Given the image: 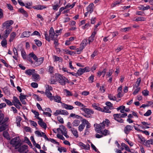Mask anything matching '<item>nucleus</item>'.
Instances as JSON below:
<instances>
[{"instance_id":"obj_1","label":"nucleus","mask_w":153,"mask_h":153,"mask_svg":"<svg viewBox=\"0 0 153 153\" xmlns=\"http://www.w3.org/2000/svg\"><path fill=\"white\" fill-rule=\"evenodd\" d=\"M109 121L107 119H105V120L100 124H95L94 126L95 127V130L98 133H100L104 136H106L109 134V132L107 130L105 129L103 131V129L105 128V126H108L110 123Z\"/></svg>"},{"instance_id":"obj_2","label":"nucleus","mask_w":153,"mask_h":153,"mask_svg":"<svg viewBox=\"0 0 153 153\" xmlns=\"http://www.w3.org/2000/svg\"><path fill=\"white\" fill-rule=\"evenodd\" d=\"M14 23L12 20H8L4 22L2 25V27L6 28L4 32V36L8 37L10 33L12 31L13 27L11 26Z\"/></svg>"},{"instance_id":"obj_3","label":"nucleus","mask_w":153,"mask_h":153,"mask_svg":"<svg viewBox=\"0 0 153 153\" xmlns=\"http://www.w3.org/2000/svg\"><path fill=\"white\" fill-rule=\"evenodd\" d=\"M10 143L15 149H18L22 144L21 140L19 137H16L13 138L10 140Z\"/></svg>"},{"instance_id":"obj_4","label":"nucleus","mask_w":153,"mask_h":153,"mask_svg":"<svg viewBox=\"0 0 153 153\" xmlns=\"http://www.w3.org/2000/svg\"><path fill=\"white\" fill-rule=\"evenodd\" d=\"M45 87L46 90L45 92V95L51 101L53 100V96L51 93L53 91L52 87L48 85H46Z\"/></svg>"},{"instance_id":"obj_5","label":"nucleus","mask_w":153,"mask_h":153,"mask_svg":"<svg viewBox=\"0 0 153 153\" xmlns=\"http://www.w3.org/2000/svg\"><path fill=\"white\" fill-rule=\"evenodd\" d=\"M56 130L58 133L62 134L67 138H69V136L67 134V129L63 125H60L59 127L57 128Z\"/></svg>"},{"instance_id":"obj_6","label":"nucleus","mask_w":153,"mask_h":153,"mask_svg":"<svg viewBox=\"0 0 153 153\" xmlns=\"http://www.w3.org/2000/svg\"><path fill=\"white\" fill-rule=\"evenodd\" d=\"M12 102L13 105L17 108L20 109V106H22V104L20 102L18 98L15 96L13 97V99L12 101Z\"/></svg>"},{"instance_id":"obj_7","label":"nucleus","mask_w":153,"mask_h":153,"mask_svg":"<svg viewBox=\"0 0 153 153\" xmlns=\"http://www.w3.org/2000/svg\"><path fill=\"white\" fill-rule=\"evenodd\" d=\"M28 147L26 145L21 146L17 149L18 151L22 153H27L28 151Z\"/></svg>"},{"instance_id":"obj_8","label":"nucleus","mask_w":153,"mask_h":153,"mask_svg":"<svg viewBox=\"0 0 153 153\" xmlns=\"http://www.w3.org/2000/svg\"><path fill=\"white\" fill-rule=\"evenodd\" d=\"M68 114V113L67 111L62 109L57 110L53 114L55 116H56L59 114L67 115Z\"/></svg>"},{"instance_id":"obj_9","label":"nucleus","mask_w":153,"mask_h":153,"mask_svg":"<svg viewBox=\"0 0 153 153\" xmlns=\"http://www.w3.org/2000/svg\"><path fill=\"white\" fill-rule=\"evenodd\" d=\"M90 68L88 66L86 67L83 68H80L78 70V74H79L80 76L82 75L85 72L90 71Z\"/></svg>"},{"instance_id":"obj_10","label":"nucleus","mask_w":153,"mask_h":153,"mask_svg":"<svg viewBox=\"0 0 153 153\" xmlns=\"http://www.w3.org/2000/svg\"><path fill=\"white\" fill-rule=\"evenodd\" d=\"M4 114L1 111H0V125L4 123L8 120V117H5L4 118Z\"/></svg>"},{"instance_id":"obj_11","label":"nucleus","mask_w":153,"mask_h":153,"mask_svg":"<svg viewBox=\"0 0 153 153\" xmlns=\"http://www.w3.org/2000/svg\"><path fill=\"white\" fill-rule=\"evenodd\" d=\"M85 105L84 107L83 108H81L80 110L84 111L85 113L91 115L94 113V112L91 109L85 108Z\"/></svg>"},{"instance_id":"obj_12","label":"nucleus","mask_w":153,"mask_h":153,"mask_svg":"<svg viewBox=\"0 0 153 153\" xmlns=\"http://www.w3.org/2000/svg\"><path fill=\"white\" fill-rule=\"evenodd\" d=\"M120 114H115L113 115L114 118L118 122L120 123H123V120L120 118Z\"/></svg>"},{"instance_id":"obj_13","label":"nucleus","mask_w":153,"mask_h":153,"mask_svg":"<svg viewBox=\"0 0 153 153\" xmlns=\"http://www.w3.org/2000/svg\"><path fill=\"white\" fill-rule=\"evenodd\" d=\"M7 37H5L4 36V34H3L2 36V37L3 38V39L1 42V46L4 48H6L7 47V41L6 38Z\"/></svg>"},{"instance_id":"obj_14","label":"nucleus","mask_w":153,"mask_h":153,"mask_svg":"<svg viewBox=\"0 0 153 153\" xmlns=\"http://www.w3.org/2000/svg\"><path fill=\"white\" fill-rule=\"evenodd\" d=\"M37 118L39 120L38 121V124L42 128H44L45 129H46L47 127V126L46 124L39 117H37Z\"/></svg>"},{"instance_id":"obj_15","label":"nucleus","mask_w":153,"mask_h":153,"mask_svg":"<svg viewBox=\"0 0 153 153\" xmlns=\"http://www.w3.org/2000/svg\"><path fill=\"white\" fill-rule=\"evenodd\" d=\"M133 129V127L129 125H127L124 128V132L126 134H128Z\"/></svg>"},{"instance_id":"obj_16","label":"nucleus","mask_w":153,"mask_h":153,"mask_svg":"<svg viewBox=\"0 0 153 153\" xmlns=\"http://www.w3.org/2000/svg\"><path fill=\"white\" fill-rule=\"evenodd\" d=\"M94 7V4L93 3H91L89 4L86 8L87 11L89 12L90 14H91L93 11Z\"/></svg>"},{"instance_id":"obj_17","label":"nucleus","mask_w":153,"mask_h":153,"mask_svg":"<svg viewBox=\"0 0 153 153\" xmlns=\"http://www.w3.org/2000/svg\"><path fill=\"white\" fill-rule=\"evenodd\" d=\"M16 36V32H13L11 33L10 35L9 42H13L15 39Z\"/></svg>"},{"instance_id":"obj_18","label":"nucleus","mask_w":153,"mask_h":153,"mask_svg":"<svg viewBox=\"0 0 153 153\" xmlns=\"http://www.w3.org/2000/svg\"><path fill=\"white\" fill-rule=\"evenodd\" d=\"M78 145L82 149L88 150L89 149L90 146L89 145H85L81 142L78 143Z\"/></svg>"},{"instance_id":"obj_19","label":"nucleus","mask_w":153,"mask_h":153,"mask_svg":"<svg viewBox=\"0 0 153 153\" xmlns=\"http://www.w3.org/2000/svg\"><path fill=\"white\" fill-rule=\"evenodd\" d=\"M43 60L44 59L43 57H40L37 59L35 62L34 64L36 66H38L42 63Z\"/></svg>"},{"instance_id":"obj_20","label":"nucleus","mask_w":153,"mask_h":153,"mask_svg":"<svg viewBox=\"0 0 153 153\" xmlns=\"http://www.w3.org/2000/svg\"><path fill=\"white\" fill-rule=\"evenodd\" d=\"M62 106L63 108L67 110H72L74 108L72 106L64 103H62Z\"/></svg>"},{"instance_id":"obj_21","label":"nucleus","mask_w":153,"mask_h":153,"mask_svg":"<svg viewBox=\"0 0 153 153\" xmlns=\"http://www.w3.org/2000/svg\"><path fill=\"white\" fill-rule=\"evenodd\" d=\"M32 76L34 81L36 82L39 81L40 79L39 75L37 73H34Z\"/></svg>"},{"instance_id":"obj_22","label":"nucleus","mask_w":153,"mask_h":153,"mask_svg":"<svg viewBox=\"0 0 153 153\" xmlns=\"http://www.w3.org/2000/svg\"><path fill=\"white\" fill-rule=\"evenodd\" d=\"M55 33L54 32V30L52 27H51L49 31V36L52 39H54L55 36Z\"/></svg>"},{"instance_id":"obj_23","label":"nucleus","mask_w":153,"mask_h":153,"mask_svg":"<svg viewBox=\"0 0 153 153\" xmlns=\"http://www.w3.org/2000/svg\"><path fill=\"white\" fill-rule=\"evenodd\" d=\"M53 59L55 62L59 61V62H62V57H58L56 55L53 56Z\"/></svg>"},{"instance_id":"obj_24","label":"nucleus","mask_w":153,"mask_h":153,"mask_svg":"<svg viewBox=\"0 0 153 153\" xmlns=\"http://www.w3.org/2000/svg\"><path fill=\"white\" fill-rule=\"evenodd\" d=\"M31 32L30 31H25L23 32L20 36L21 38H23L25 37H28L30 36V33Z\"/></svg>"},{"instance_id":"obj_25","label":"nucleus","mask_w":153,"mask_h":153,"mask_svg":"<svg viewBox=\"0 0 153 153\" xmlns=\"http://www.w3.org/2000/svg\"><path fill=\"white\" fill-rule=\"evenodd\" d=\"M53 100L55 102L58 103H60L61 104L62 103L61 102V98L60 96L58 95L54 96H53Z\"/></svg>"},{"instance_id":"obj_26","label":"nucleus","mask_w":153,"mask_h":153,"mask_svg":"<svg viewBox=\"0 0 153 153\" xmlns=\"http://www.w3.org/2000/svg\"><path fill=\"white\" fill-rule=\"evenodd\" d=\"M35 70L34 69H28L25 71V73L28 75L30 76L33 74L35 72Z\"/></svg>"},{"instance_id":"obj_27","label":"nucleus","mask_w":153,"mask_h":153,"mask_svg":"<svg viewBox=\"0 0 153 153\" xmlns=\"http://www.w3.org/2000/svg\"><path fill=\"white\" fill-rule=\"evenodd\" d=\"M146 20V18L142 16H139L137 18H134L133 19V21H144Z\"/></svg>"},{"instance_id":"obj_28","label":"nucleus","mask_w":153,"mask_h":153,"mask_svg":"<svg viewBox=\"0 0 153 153\" xmlns=\"http://www.w3.org/2000/svg\"><path fill=\"white\" fill-rule=\"evenodd\" d=\"M88 43L87 40L86 39H83L80 44V47L82 49H84L87 45Z\"/></svg>"},{"instance_id":"obj_29","label":"nucleus","mask_w":153,"mask_h":153,"mask_svg":"<svg viewBox=\"0 0 153 153\" xmlns=\"http://www.w3.org/2000/svg\"><path fill=\"white\" fill-rule=\"evenodd\" d=\"M82 122H83V123L84 124H86V128L88 129L90 128L91 127L90 124L89 123L88 121L85 119H83L82 120Z\"/></svg>"},{"instance_id":"obj_30","label":"nucleus","mask_w":153,"mask_h":153,"mask_svg":"<svg viewBox=\"0 0 153 153\" xmlns=\"http://www.w3.org/2000/svg\"><path fill=\"white\" fill-rule=\"evenodd\" d=\"M33 8L35 9L41 10L44 8H46V7L44 6H43L41 5H38L36 6L33 7Z\"/></svg>"},{"instance_id":"obj_31","label":"nucleus","mask_w":153,"mask_h":153,"mask_svg":"<svg viewBox=\"0 0 153 153\" xmlns=\"http://www.w3.org/2000/svg\"><path fill=\"white\" fill-rule=\"evenodd\" d=\"M122 0H117L116 1L111 4V6L112 7H114L117 5H119L120 4L122 3Z\"/></svg>"},{"instance_id":"obj_32","label":"nucleus","mask_w":153,"mask_h":153,"mask_svg":"<svg viewBox=\"0 0 153 153\" xmlns=\"http://www.w3.org/2000/svg\"><path fill=\"white\" fill-rule=\"evenodd\" d=\"M110 109L108 106H105L103 108H101L100 111L105 113H110L111 111L109 110Z\"/></svg>"},{"instance_id":"obj_33","label":"nucleus","mask_w":153,"mask_h":153,"mask_svg":"<svg viewBox=\"0 0 153 153\" xmlns=\"http://www.w3.org/2000/svg\"><path fill=\"white\" fill-rule=\"evenodd\" d=\"M71 131L72 134L76 138L78 137V133L76 129H75L74 128H73L71 129Z\"/></svg>"},{"instance_id":"obj_34","label":"nucleus","mask_w":153,"mask_h":153,"mask_svg":"<svg viewBox=\"0 0 153 153\" xmlns=\"http://www.w3.org/2000/svg\"><path fill=\"white\" fill-rule=\"evenodd\" d=\"M106 71L105 69H104L102 71H99L97 73V75L100 76L101 75H103V77H104L106 73Z\"/></svg>"},{"instance_id":"obj_35","label":"nucleus","mask_w":153,"mask_h":153,"mask_svg":"<svg viewBox=\"0 0 153 153\" xmlns=\"http://www.w3.org/2000/svg\"><path fill=\"white\" fill-rule=\"evenodd\" d=\"M4 137L7 140L10 139V137L8 133L6 131H5L3 132Z\"/></svg>"},{"instance_id":"obj_36","label":"nucleus","mask_w":153,"mask_h":153,"mask_svg":"<svg viewBox=\"0 0 153 153\" xmlns=\"http://www.w3.org/2000/svg\"><path fill=\"white\" fill-rule=\"evenodd\" d=\"M61 52L62 53L66 54H71V51L66 49H62L61 50Z\"/></svg>"},{"instance_id":"obj_37","label":"nucleus","mask_w":153,"mask_h":153,"mask_svg":"<svg viewBox=\"0 0 153 153\" xmlns=\"http://www.w3.org/2000/svg\"><path fill=\"white\" fill-rule=\"evenodd\" d=\"M80 122V121L79 120H76L73 121L72 124L74 126H77L79 125Z\"/></svg>"},{"instance_id":"obj_38","label":"nucleus","mask_w":153,"mask_h":153,"mask_svg":"<svg viewBox=\"0 0 153 153\" xmlns=\"http://www.w3.org/2000/svg\"><path fill=\"white\" fill-rule=\"evenodd\" d=\"M21 120V118L19 116L17 117L16 123L17 124V125L18 126L20 127V122Z\"/></svg>"},{"instance_id":"obj_39","label":"nucleus","mask_w":153,"mask_h":153,"mask_svg":"<svg viewBox=\"0 0 153 153\" xmlns=\"http://www.w3.org/2000/svg\"><path fill=\"white\" fill-rule=\"evenodd\" d=\"M1 125H2L0 127V132L2 131L5 130L6 128V126H7L5 123Z\"/></svg>"},{"instance_id":"obj_40","label":"nucleus","mask_w":153,"mask_h":153,"mask_svg":"<svg viewBox=\"0 0 153 153\" xmlns=\"http://www.w3.org/2000/svg\"><path fill=\"white\" fill-rule=\"evenodd\" d=\"M22 56L24 59H25L27 58V55L25 51L23 49L21 50Z\"/></svg>"},{"instance_id":"obj_41","label":"nucleus","mask_w":153,"mask_h":153,"mask_svg":"<svg viewBox=\"0 0 153 153\" xmlns=\"http://www.w3.org/2000/svg\"><path fill=\"white\" fill-rule=\"evenodd\" d=\"M125 107L124 106H121L117 108V110H120V112L121 113H124L125 111Z\"/></svg>"},{"instance_id":"obj_42","label":"nucleus","mask_w":153,"mask_h":153,"mask_svg":"<svg viewBox=\"0 0 153 153\" xmlns=\"http://www.w3.org/2000/svg\"><path fill=\"white\" fill-rule=\"evenodd\" d=\"M141 79L140 78H138L134 86V88H137L140 85V84L141 82Z\"/></svg>"},{"instance_id":"obj_43","label":"nucleus","mask_w":153,"mask_h":153,"mask_svg":"<svg viewBox=\"0 0 153 153\" xmlns=\"http://www.w3.org/2000/svg\"><path fill=\"white\" fill-rule=\"evenodd\" d=\"M66 94V96H72V94L70 91L66 89H65L63 91Z\"/></svg>"},{"instance_id":"obj_44","label":"nucleus","mask_w":153,"mask_h":153,"mask_svg":"<svg viewBox=\"0 0 153 153\" xmlns=\"http://www.w3.org/2000/svg\"><path fill=\"white\" fill-rule=\"evenodd\" d=\"M58 150L61 153L62 152H66V148L61 147H58Z\"/></svg>"},{"instance_id":"obj_45","label":"nucleus","mask_w":153,"mask_h":153,"mask_svg":"<svg viewBox=\"0 0 153 153\" xmlns=\"http://www.w3.org/2000/svg\"><path fill=\"white\" fill-rule=\"evenodd\" d=\"M85 127V125L84 123H83V122H82V123L80 124L78 127V130L80 131H82L84 128Z\"/></svg>"},{"instance_id":"obj_46","label":"nucleus","mask_w":153,"mask_h":153,"mask_svg":"<svg viewBox=\"0 0 153 153\" xmlns=\"http://www.w3.org/2000/svg\"><path fill=\"white\" fill-rule=\"evenodd\" d=\"M74 104L76 105H78L79 107L83 108L84 107V105L82 103L78 101H76L74 102Z\"/></svg>"},{"instance_id":"obj_47","label":"nucleus","mask_w":153,"mask_h":153,"mask_svg":"<svg viewBox=\"0 0 153 153\" xmlns=\"http://www.w3.org/2000/svg\"><path fill=\"white\" fill-rule=\"evenodd\" d=\"M29 56L31 57H32L35 61L38 59L36 56L33 53H30L29 54Z\"/></svg>"},{"instance_id":"obj_48","label":"nucleus","mask_w":153,"mask_h":153,"mask_svg":"<svg viewBox=\"0 0 153 153\" xmlns=\"http://www.w3.org/2000/svg\"><path fill=\"white\" fill-rule=\"evenodd\" d=\"M59 82L61 85H64L65 84V82L64 80L62 79V77H59V79L58 80Z\"/></svg>"},{"instance_id":"obj_49","label":"nucleus","mask_w":153,"mask_h":153,"mask_svg":"<svg viewBox=\"0 0 153 153\" xmlns=\"http://www.w3.org/2000/svg\"><path fill=\"white\" fill-rule=\"evenodd\" d=\"M92 106L94 108L98 110L101 111V108L98 105H97L96 104H93L92 105Z\"/></svg>"},{"instance_id":"obj_50","label":"nucleus","mask_w":153,"mask_h":153,"mask_svg":"<svg viewBox=\"0 0 153 153\" xmlns=\"http://www.w3.org/2000/svg\"><path fill=\"white\" fill-rule=\"evenodd\" d=\"M34 41L35 42V44L37 45V46L39 47L41 46L42 45V43L39 40L36 39H35Z\"/></svg>"},{"instance_id":"obj_51","label":"nucleus","mask_w":153,"mask_h":153,"mask_svg":"<svg viewBox=\"0 0 153 153\" xmlns=\"http://www.w3.org/2000/svg\"><path fill=\"white\" fill-rule=\"evenodd\" d=\"M105 104L109 109H112L113 108V105L109 102H107L105 103Z\"/></svg>"},{"instance_id":"obj_52","label":"nucleus","mask_w":153,"mask_h":153,"mask_svg":"<svg viewBox=\"0 0 153 153\" xmlns=\"http://www.w3.org/2000/svg\"><path fill=\"white\" fill-rule=\"evenodd\" d=\"M76 3V2H74L72 4H68L66 6V7L67 9L70 7L72 8L75 5Z\"/></svg>"},{"instance_id":"obj_53","label":"nucleus","mask_w":153,"mask_h":153,"mask_svg":"<svg viewBox=\"0 0 153 153\" xmlns=\"http://www.w3.org/2000/svg\"><path fill=\"white\" fill-rule=\"evenodd\" d=\"M109 99L113 101H115L116 100V98L114 96H113L111 94H109L108 96Z\"/></svg>"},{"instance_id":"obj_54","label":"nucleus","mask_w":153,"mask_h":153,"mask_svg":"<svg viewBox=\"0 0 153 153\" xmlns=\"http://www.w3.org/2000/svg\"><path fill=\"white\" fill-rule=\"evenodd\" d=\"M57 138L63 140H65V138L63 137L62 135H61L60 133H59L57 134Z\"/></svg>"},{"instance_id":"obj_55","label":"nucleus","mask_w":153,"mask_h":153,"mask_svg":"<svg viewBox=\"0 0 153 153\" xmlns=\"http://www.w3.org/2000/svg\"><path fill=\"white\" fill-rule=\"evenodd\" d=\"M122 146L124 147L125 148V149L126 151H127L129 152H130V150L129 149V148L128 146L127 145H126L124 143H122Z\"/></svg>"},{"instance_id":"obj_56","label":"nucleus","mask_w":153,"mask_h":153,"mask_svg":"<svg viewBox=\"0 0 153 153\" xmlns=\"http://www.w3.org/2000/svg\"><path fill=\"white\" fill-rule=\"evenodd\" d=\"M48 71L50 74H53L54 72L53 67L51 66H49Z\"/></svg>"},{"instance_id":"obj_57","label":"nucleus","mask_w":153,"mask_h":153,"mask_svg":"<svg viewBox=\"0 0 153 153\" xmlns=\"http://www.w3.org/2000/svg\"><path fill=\"white\" fill-rule=\"evenodd\" d=\"M25 143H27L29 145H32V144L30 141L29 139L27 137H25Z\"/></svg>"},{"instance_id":"obj_58","label":"nucleus","mask_w":153,"mask_h":153,"mask_svg":"<svg viewBox=\"0 0 153 153\" xmlns=\"http://www.w3.org/2000/svg\"><path fill=\"white\" fill-rule=\"evenodd\" d=\"M152 114L151 111L150 110H148L147 112L144 114L145 116H149Z\"/></svg>"},{"instance_id":"obj_59","label":"nucleus","mask_w":153,"mask_h":153,"mask_svg":"<svg viewBox=\"0 0 153 153\" xmlns=\"http://www.w3.org/2000/svg\"><path fill=\"white\" fill-rule=\"evenodd\" d=\"M57 81V79H54V77H52L50 79V83L51 84H54Z\"/></svg>"},{"instance_id":"obj_60","label":"nucleus","mask_w":153,"mask_h":153,"mask_svg":"<svg viewBox=\"0 0 153 153\" xmlns=\"http://www.w3.org/2000/svg\"><path fill=\"white\" fill-rule=\"evenodd\" d=\"M42 132H40L39 131H35V134L38 137H42Z\"/></svg>"},{"instance_id":"obj_61","label":"nucleus","mask_w":153,"mask_h":153,"mask_svg":"<svg viewBox=\"0 0 153 153\" xmlns=\"http://www.w3.org/2000/svg\"><path fill=\"white\" fill-rule=\"evenodd\" d=\"M49 141H50L52 143H54V144H56L57 145L59 144V143L58 142L56 141L55 140H54L53 139L50 138L49 139Z\"/></svg>"},{"instance_id":"obj_62","label":"nucleus","mask_w":153,"mask_h":153,"mask_svg":"<svg viewBox=\"0 0 153 153\" xmlns=\"http://www.w3.org/2000/svg\"><path fill=\"white\" fill-rule=\"evenodd\" d=\"M118 34V32L116 31L115 32H114L112 33L111 34V36H111V39H112V38L116 36Z\"/></svg>"},{"instance_id":"obj_63","label":"nucleus","mask_w":153,"mask_h":153,"mask_svg":"<svg viewBox=\"0 0 153 153\" xmlns=\"http://www.w3.org/2000/svg\"><path fill=\"white\" fill-rule=\"evenodd\" d=\"M53 9L54 10H57L59 7V4H56V5L52 6Z\"/></svg>"},{"instance_id":"obj_64","label":"nucleus","mask_w":153,"mask_h":153,"mask_svg":"<svg viewBox=\"0 0 153 153\" xmlns=\"http://www.w3.org/2000/svg\"><path fill=\"white\" fill-rule=\"evenodd\" d=\"M94 76L91 75L89 78L88 80L90 83H92L94 82Z\"/></svg>"}]
</instances>
